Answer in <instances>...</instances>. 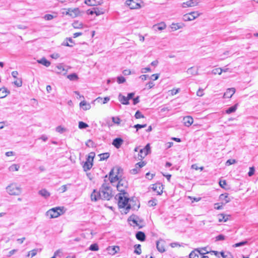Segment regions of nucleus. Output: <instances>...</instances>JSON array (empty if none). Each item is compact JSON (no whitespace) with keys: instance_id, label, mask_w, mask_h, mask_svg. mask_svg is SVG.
<instances>
[{"instance_id":"f257e3e1","label":"nucleus","mask_w":258,"mask_h":258,"mask_svg":"<svg viewBox=\"0 0 258 258\" xmlns=\"http://www.w3.org/2000/svg\"><path fill=\"white\" fill-rule=\"evenodd\" d=\"M104 182L102 184L101 187L99 191V196L101 197V199L104 200H109L112 197V190L109 186V183H106V180L104 179Z\"/></svg>"},{"instance_id":"f03ea898","label":"nucleus","mask_w":258,"mask_h":258,"mask_svg":"<svg viewBox=\"0 0 258 258\" xmlns=\"http://www.w3.org/2000/svg\"><path fill=\"white\" fill-rule=\"evenodd\" d=\"M126 195L119 193L116 195L115 199L118 200V205L119 208L126 207V210H128L131 209V201H130V199L125 196Z\"/></svg>"},{"instance_id":"7ed1b4c3","label":"nucleus","mask_w":258,"mask_h":258,"mask_svg":"<svg viewBox=\"0 0 258 258\" xmlns=\"http://www.w3.org/2000/svg\"><path fill=\"white\" fill-rule=\"evenodd\" d=\"M122 169L121 167H115L112 168L109 172L110 182L113 185V183L121 178Z\"/></svg>"},{"instance_id":"20e7f679","label":"nucleus","mask_w":258,"mask_h":258,"mask_svg":"<svg viewBox=\"0 0 258 258\" xmlns=\"http://www.w3.org/2000/svg\"><path fill=\"white\" fill-rule=\"evenodd\" d=\"M6 189L10 195H19L21 193V187L18 186L16 183H12L8 185Z\"/></svg>"},{"instance_id":"39448f33","label":"nucleus","mask_w":258,"mask_h":258,"mask_svg":"<svg viewBox=\"0 0 258 258\" xmlns=\"http://www.w3.org/2000/svg\"><path fill=\"white\" fill-rule=\"evenodd\" d=\"M118 182L117 184L116 185L117 189L120 192V193H122L124 194H127L126 192H125V190L128 186V183L125 179L119 178V179L117 180Z\"/></svg>"},{"instance_id":"423d86ee","label":"nucleus","mask_w":258,"mask_h":258,"mask_svg":"<svg viewBox=\"0 0 258 258\" xmlns=\"http://www.w3.org/2000/svg\"><path fill=\"white\" fill-rule=\"evenodd\" d=\"M63 213V209L60 207L52 208L47 212V215L51 218H57Z\"/></svg>"},{"instance_id":"0eeeda50","label":"nucleus","mask_w":258,"mask_h":258,"mask_svg":"<svg viewBox=\"0 0 258 258\" xmlns=\"http://www.w3.org/2000/svg\"><path fill=\"white\" fill-rule=\"evenodd\" d=\"M141 0H127L125 2L131 9H137L141 7Z\"/></svg>"},{"instance_id":"6e6552de","label":"nucleus","mask_w":258,"mask_h":258,"mask_svg":"<svg viewBox=\"0 0 258 258\" xmlns=\"http://www.w3.org/2000/svg\"><path fill=\"white\" fill-rule=\"evenodd\" d=\"M209 252V251H202L200 248H196L190 253L189 258H201L200 255H204Z\"/></svg>"},{"instance_id":"1a4fd4ad","label":"nucleus","mask_w":258,"mask_h":258,"mask_svg":"<svg viewBox=\"0 0 258 258\" xmlns=\"http://www.w3.org/2000/svg\"><path fill=\"white\" fill-rule=\"evenodd\" d=\"M200 15V14L198 12H192L188 14L184 15L183 17V19L185 21H191Z\"/></svg>"},{"instance_id":"9d476101","label":"nucleus","mask_w":258,"mask_h":258,"mask_svg":"<svg viewBox=\"0 0 258 258\" xmlns=\"http://www.w3.org/2000/svg\"><path fill=\"white\" fill-rule=\"evenodd\" d=\"M164 244L165 241L163 240H159L156 242V247L159 252L162 253L165 251Z\"/></svg>"},{"instance_id":"9b49d317","label":"nucleus","mask_w":258,"mask_h":258,"mask_svg":"<svg viewBox=\"0 0 258 258\" xmlns=\"http://www.w3.org/2000/svg\"><path fill=\"white\" fill-rule=\"evenodd\" d=\"M235 92V89L234 88H228L227 89L226 92L223 95L224 98H230Z\"/></svg>"},{"instance_id":"f8f14e48","label":"nucleus","mask_w":258,"mask_h":258,"mask_svg":"<svg viewBox=\"0 0 258 258\" xmlns=\"http://www.w3.org/2000/svg\"><path fill=\"white\" fill-rule=\"evenodd\" d=\"M219 199L221 201L224 202V204H226L231 201L232 198H230L227 193L220 195Z\"/></svg>"},{"instance_id":"ddd939ff","label":"nucleus","mask_w":258,"mask_h":258,"mask_svg":"<svg viewBox=\"0 0 258 258\" xmlns=\"http://www.w3.org/2000/svg\"><path fill=\"white\" fill-rule=\"evenodd\" d=\"M198 4L197 0H189L182 4L183 8L191 7L197 6Z\"/></svg>"},{"instance_id":"4468645a","label":"nucleus","mask_w":258,"mask_h":258,"mask_svg":"<svg viewBox=\"0 0 258 258\" xmlns=\"http://www.w3.org/2000/svg\"><path fill=\"white\" fill-rule=\"evenodd\" d=\"M123 142V140L120 138H115L113 140L112 144L117 149L120 147Z\"/></svg>"},{"instance_id":"2eb2a0df","label":"nucleus","mask_w":258,"mask_h":258,"mask_svg":"<svg viewBox=\"0 0 258 258\" xmlns=\"http://www.w3.org/2000/svg\"><path fill=\"white\" fill-rule=\"evenodd\" d=\"M152 189L157 193V195H160L163 192V188L160 183H156L153 185Z\"/></svg>"},{"instance_id":"dca6fc26","label":"nucleus","mask_w":258,"mask_h":258,"mask_svg":"<svg viewBox=\"0 0 258 258\" xmlns=\"http://www.w3.org/2000/svg\"><path fill=\"white\" fill-rule=\"evenodd\" d=\"M183 123L186 126H189L194 122V119L192 117L190 116H187L184 117L183 118Z\"/></svg>"},{"instance_id":"f3484780","label":"nucleus","mask_w":258,"mask_h":258,"mask_svg":"<svg viewBox=\"0 0 258 258\" xmlns=\"http://www.w3.org/2000/svg\"><path fill=\"white\" fill-rule=\"evenodd\" d=\"M118 100L123 105L129 104V101L126 97L122 95L121 93H119L118 97Z\"/></svg>"},{"instance_id":"a211bd4d","label":"nucleus","mask_w":258,"mask_h":258,"mask_svg":"<svg viewBox=\"0 0 258 258\" xmlns=\"http://www.w3.org/2000/svg\"><path fill=\"white\" fill-rule=\"evenodd\" d=\"M80 106L84 110H87L90 109L91 105L90 103H87L86 101H82L80 103Z\"/></svg>"},{"instance_id":"6ab92c4d","label":"nucleus","mask_w":258,"mask_h":258,"mask_svg":"<svg viewBox=\"0 0 258 258\" xmlns=\"http://www.w3.org/2000/svg\"><path fill=\"white\" fill-rule=\"evenodd\" d=\"M107 250L110 254L114 255L119 250V247L118 246H109Z\"/></svg>"},{"instance_id":"aec40b11","label":"nucleus","mask_w":258,"mask_h":258,"mask_svg":"<svg viewBox=\"0 0 258 258\" xmlns=\"http://www.w3.org/2000/svg\"><path fill=\"white\" fill-rule=\"evenodd\" d=\"M136 237L138 240L141 241H144L146 238L145 234L142 231H138L136 234Z\"/></svg>"},{"instance_id":"412c9836","label":"nucleus","mask_w":258,"mask_h":258,"mask_svg":"<svg viewBox=\"0 0 258 258\" xmlns=\"http://www.w3.org/2000/svg\"><path fill=\"white\" fill-rule=\"evenodd\" d=\"M91 199L92 201H97L99 199H101V197L99 196V192L94 189L91 195Z\"/></svg>"},{"instance_id":"4be33fe9","label":"nucleus","mask_w":258,"mask_h":258,"mask_svg":"<svg viewBox=\"0 0 258 258\" xmlns=\"http://www.w3.org/2000/svg\"><path fill=\"white\" fill-rule=\"evenodd\" d=\"M38 194L45 199L48 198L50 196V193L45 188L42 189L38 191Z\"/></svg>"},{"instance_id":"5701e85b","label":"nucleus","mask_w":258,"mask_h":258,"mask_svg":"<svg viewBox=\"0 0 258 258\" xmlns=\"http://www.w3.org/2000/svg\"><path fill=\"white\" fill-rule=\"evenodd\" d=\"M85 3L90 6H97L101 4L97 0H85Z\"/></svg>"},{"instance_id":"b1692460","label":"nucleus","mask_w":258,"mask_h":258,"mask_svg":"<svg viewBox=\"0 0 258 258\" xmlns=\"http://www.w3.org/2000/svg\"><path fill=\"white\" fill-rule=\"evenodd\" d=\"M9 93L10 92L5 87L0 88V98H5Z\"/></svg>"},{"instance_id":"393cba45","label":"nucleus","mask_w":258,"mask_h":258,"mask_svg":"<svg viewBox=\"0 0 258 258\" xmlns=\"http://www.w3.org/2000/svg\"><path fill=\"white\" fill-rule=\"evenodd\" d=\"M37 62L39 63L42 64L46 67H48L50 65V62L48 60H47L45 57H43L40 60H38Z\"/></svg>"},{"instance_id":"a878e982","label":"nucleus","mask_w":258,"mask_h":258,"mask_svg":"<svg viewBox=\"0 0 258 258\" xmlns=\"http://www.w3.org/2000/svg\"><path fill=\"white\" fill-rule=\"evenodd\" d=\"M166 26L164 22H162L158 25H155L153 26V28L155 30H162L165 29Z\"/></svg>"},{"instance_id":"bb28decb","label":"nucleus","mask_w":258,"mask_h":258,"mask_svg":"<svg viewBox=\"0 0 258 258\" xmlns=\"http://www.w3.org/2000/svg\"><path fill=\"white\" fill-rule=\"evenodd\" d=\"M218 217L219 222H226L228 220L229 215H225L223 214H221L218 215Z\"/></svg>"},{"instance_id":"cd10ccee","label":"nucleus","mask_w":258,"mask_h":258,"mask_svg":"<svg viewBox=\"0 0 258 258\" xmlns=\"http://www.w3.org/2000/svg\"><path fill=\"white\" fill-rule=\"evenodd\" d=\"M237 104L234 105L233 106L228 108L226 110L225 112L227 114H230L234 112L237 109Z\"/></svg>"},{"instance_id":"c85d7f7f","label":"nucleus","mask_w":258,"mask_h":258,"mask_svg":"<svg viewBox=\"0 0 258 258\" xmlns=\"http://www.w3.org/2000/svg\"><path fill=\"white\" fill-rule=\"evenodd\" d=\"M220 254L223 258H233L232 254L228 251H221Z\"/></svg>"},{"instance_id":"c756f323","label":"nucleus","mask_w":258,"mask_h":258,"mask_svg":"<svg viewBox=\"0 0 258 258\" xmlns=\"http://www.w3.org/2000/svg\"><path fill=\"white\" fill-rule=\"evenodd\" d=\"M93 163H89V162H85L83 165V168L85 171L89 170L92 167Z\"/></svg>"},{"instance_id":"7c9ffc66","label":"nucleus","mask_w":258,"mask_h":258,"mask_svg":"<svg viewBox=\"0 0 258 258\" xmlns=\"http://www.w3.org/2000/svg\"><path fill=\"white\" fill-rule=\"evenodd\" d=\"M144 151V153L142 157H145L150 152V146L149 144L146 145L144 148L143 149Z\"/></svg>"},{"instance_id":"2f4dec72","label":"nucleus","mask_w":258,"mask_h":258,"mask_svg":"<svg viewBox=\"0 0 258 258\" xmlns=\"http://www.w3.org/2000/svg\"><path fill=\"white\" fill-rule=\"evenodd\" d=\"M183 25L180 23L174 24L171 25V28L173 31L177 30L182 28Z\"/></svg>"},{"instance_id":"473e14b6","label":"nucleus","mask_w":258,"mask_h":258,"mask_svg":"<svg viewBox=\"0 0 258 258\" xmlns=\"http://www.w3.org/2000/svg\"><path fill=\"white\" fill-rule=\"evenodd\" d=\"M134 247L135 248L134 253L140 255L142 253L141 245L139 244H136L135 245Z\"/></svg>"},{"instance_id":"72a5a7b5","label":"nucleus","mask_w":258,"mask_h":258,"mask_svg":"<svg viewBox=\"0 0 258 258\" xmlns=\"http://www.w3.org/2000/svg\"><path fill=\"white\" fill-rule=\"evenodd\" d=\"M72 25L73 27L75 29H81L83 28V24L81 22H79L78 21H75L73 24Z\"/></svg>"},{"instance_id":"f704fd0d","label":"nucleus","mask_w":258,"mask_h":258,"mask_svg":"<svg viewBox=\"0 0 258 258\" xmlns=\"http://www.w3.org/2000/svg\"><path fill=\"white\" fill-rule=\"evenodd\" d=\"M198 73V70L195 69L194 67L189 68L187 71V73L189 75H195Z\"/></svg>"},{"instance_id":"c9c22d12","label":"nucleus","mask_w":258,"mask_h":258,"mask_svg":"<svg viewBox=\"0 0 258 258\" xmlns=\"http://www.w3.org/2000/svg\"><path fill=\"white\" fill-rule=\"evenodd\" d=\"M99 156L100 157V160L101 161L105 160L109 158V154L108 153H104L99 154Z\"/></svg>"},{"instance_id":"e433bc0d","label":"nucleus","mask_w":258,"mask_h":258,"mask_svg":"<svg viewBox=\"0 0 258 258\" xmlns=\"http://www.w3.org/2000/svg\"><path fill=\"white\" fill-rule=\"evenodd\" d=\"M20 168L18 164H14L9 167V169L10 171H18Z\"/></svg>"},{"instance_id":"4c0bfd02","label":"nucleus","mask_w":258,"mask_h":258,"mask_svg":"<svg viewBox=\"0 0 258 258\" xmlns=\"http://www.w3.org/2000/svg\"><path fill=\"white\" fill-rule=\"evenodd\" d=\"M67 131V128L61 126V125L58 126L56 127V131L60 134H62Z\"/></svg>"},{"instance_id":"58836bf2","label":"nucleus","mask_w":258,"mask_h":258,"mask_svg":"<svg viewBox=\"0 0 258 258\" xmlns=\"http://www.w3.org/2000/svg\"><path fill=\"white\" fill-rule=\"evenodd\" d=\"M67 77L71 81L76 80L78 79L77 75L75 73L70 74Z\"/></svg>"},{"instance_id":"ea45409f","label":"nucleus","mask_w":258,"mask_h":258,"mask_svg":"<svg viewBox=\"0 0 258 258\" xmlns=\"http://www.w3.org/2000/svg\"><path fill=\"white\" fill-rule=\"evenodd\" d=\"M136 218L137 217L136 216H132L128 218V221L132 222L134 224L139 226L138 221L137 220Z\"/></svg>"},{"instance_id":"a19ab883","label":"nucleus","mask_w":258,"mask_h":258,"mask_svg":"<svg viewBox=\"0 0 258 258\" xmlns=\"http://www.w3.org/2000/svg\"><path fill=\"white\" fill-rule=\"evenodd\" d=\"M89 249L92 251H97L99 249V247L97 243H94L90 246Z\"/></svg>"},{"instance_id":"79ce46f5","label":"nucleus","mask_w":258,"mask_h":258,"mask_svg":"<svg viewBox=\"0 0 258 258\" xmlns=\"http://www.w3.org/2000/svg\"><path fill=\"white\" fill-rule=\"evenodd\" d=\"M146 126H147V124H137L134 125L133 127L136 128V132H137L139 129L146 127Z\"/></svg>"},{"instance_id":"37998d69","label":"nucleus","mask_w":258,"mask_h":258,"mask_svg":"<svg viewBox=\"0 0 258 258\" xmlns=\"http://www.w3.org/2000/svg\"><path fill=\"white\" fill-rule=\"evenodd\" d=\"M88 127V125L83 121H80L79 122V127L80 129H84Z\"/></svg>"},{"instance_id":"c03bdc74","label":"nucleus","mask_w":258,"mask_h":258,"mask_svg":"<svg viewBox=\"0 0 258 258\" xmlns=\"http://www.w3.org/2000/svg\"><path fill=\"white\" fill-rule=\"evenodd\" d=\"M135 117L137 119L145 117L144 115L139 110H138L136 111L135 115Z\"/></svg>"},{"instance_id":"a18cd8bd","label":"nucleus","mask_w":258,"mask_h":258,"mask_svg":"<svg viewBox=\"0 0 258 258\" xmlns=\"http://www.w3.org/2000/svg\"><path fill=\"white\" fill-rule=\"evenodd\" d=\"M223 72V69L221 68L215 69L212 71V73L214 75L219 74L220 75Z\"/></svg>"},{"instance_id":"49530a36","label":"nucleus","mask_w":258,"mask_h":258,"mask_svg":"<svg viewBox=\"0 0 258 258\" xmlns=\"http://www.w3.org/2000/svg\"><path fill=\"white\" fill-rule=\"evenodd\" d=\"M125 79L124 78V77H123L122 76H119V77H117V82L118 84L123 83L124 82H125Z\"/></svg>"},{"instance_id":"de8ad7c7","label":"nucleus","mask_w":258,"mask_h":258,"mask_svg":"<svg viewBox=\"0 0 258 258\" xmlns=\"http://www.w3.org/2000/svg\"><path fill=\"white\" fill-rule=\"evenodd\" d=\"M66 39H67V40H68L71 43H72V44H70L68 42H67V43L64 44V45L69 46V47H73V45L74 44V42L72 38H67Z\"/></svg>"},{"instance_id":"09e8293b","label":"nucleus","mask_w":258,"mask_h":258,"mask_svg":"<svg viewBox=\"0 0 258 258\" xmlns=\"http://www.w3.org/2000/svg\"><path fill=\"white\" fill-rule=\"evenodd\" d=\"M145 165H146L145 162H144V161L140 162L137 163L136 164V167L139 169L140 168L144 166Z\"/></svg>"},{"instance_id":"8fccbe9b","label":"nucleus","mask_w":258,"mask_h":258,"mask_svg":"<svg viewBox=\"0 0 258 258\" xmlns=\"http://www.w3.org/2000/svg\"><path fill=\"white\" fill-rule=\"evenodd\" d=\"M247 243V241H241L238 243H235L233 246L235 247H239L245 245Z\"/></svg>"},{"instance_id":"3c124183","label":"nucleus","mask_w":258,"mask_h":258,"mask_svg":"<svg viewBox=\"0 0 258 258\" xmlns=\"http://www.w3.org/2000/svg\"><path fill=\"white\" fill-rule=\"evenodd\" d=\"M37 252V249H33L29 252V253L28 254V256H31V257L34 256L35 255H36Z\"/></svg>"},{"instance_id":"603ef678","label":"nucleus","mask_w":258,"mask_h":258,"mask_svg":"<svg viewBox=\"0 0 258 258\" xmlns=\"http://www.w3.org/2000/svg\"><path fill=\"white\" fill-rule=\"evenodd\" d=\"M156 200L155 199H153V200H150L149 202H148V205L150 207H153V206H154L155 205H156L157 203H156Z\"/></svg>"},{"instance_id":"864d4df0","label":"nucleus","mask_w":258,"mask_h":258,"mask_svg":"<svg viewBox=\"0 0 258 258\" xmlns=\"http://www.w3.org/2000/svg\"><path fill=\"white\" fill-rule=\"evenodd\" d=\"M254 171H255V169H254V167H250L249 172H248V176H252L254 173Z\"/></svg>"},{"instance_id":"5fc2aeb1","label":"nucleus","mask_w":258,"mask_h":258,"mask_svg":"<svg viewBox=\"0 0 258 258\" xmlns=\"http://www.w3.org/2000/svg\"><path fill=\"white\" fill-rule=\"evenodd\" d=\"M94 145V142L91 140H88L86 143V145L88 147H93Z\"/></svg>"},{"instance_id":"6e6d98bb","label":"nucleus","mask_w":258,"mask_h":258,"mask_svg":"<svg viewBox=\"0 0 258 258\" xmlns=\"http://www.w3.org/2000/svg\"><path fill=\"white\" fill-rule=\"evenodd\" d=\"M236 163V160L235 159H229L226 162V165L227 166H229L233 164Z\"/></svg>"},{"instance_id":"4d7b16f0","label":"nucleus","mask_w":258,"mask_h":258,"mask_svg":"<svg viewBox=\"0 0 258 258\" xmlns=\"http://www.w3.org/2000/svg\"><path fill=\"white\" fill-rule=\"evenodd\" d=\"M217 241L223 240L225 239V236L222 234H220L216 237Z\"/></svg>"},{"instance_id":"13d9d810","label":"nucleus","mask_w":258,"mask_h":258,"mask_svg":"<svg viewBox=\"0 0 258 258\" xmlns=\"http://www.w3.org/2000/svg\"><path fill=\"white\" fill-rule=\"evenodd\" d=\"M112 121L116 124H119L120 122V120L119 118H118V117L116 118L114 117H112Z\"/></svg>"},{"instance_id":"bf43d9fd","label":"nucleus","mask_w":258,"mask_h":258,"mask_svg":"<svg viewBox=\"0 0 258 258\" xmlns=\"http://www.w3.org/2000/svg\"><path fill=\"white\" fill-rule=\"evenodd\" d=\"M151 72V69L149 67H146L144 68H142L141 69L142 73H146L147 72Z\"/></svg>"},{"instance_id":"052dcab7","label":"nucleus","mask_w":258,"mask_h":258,"mask_svg":"<svg viewBox=\"0 0 258 258\" xmlns=\"http://www.w3.org/2000/svg\"><path fill=\"white\" fill-rule=\"evenodd\" d=\"M227 184L226 181L225 180H220L219 181V185L222 188H224L225 186Z\"/></svg>"},{"instance_id":"680f3d73","label":"nucleus","mask_w":258,"mask_h":258,"mask_svg":"<svg viewBox=\"0 0 258 258\" xmlns=\"http://www.w3.org/2000/svg\"><path fill=\"white\" fill-rule=\"evenodd\" d=\"M14 84L17 86V87H21L22 85V80L20 79L18 81H15L14 82Z\"/></svg>"},{"instance_id":"e2e57ef3","label":"nucleus","mask_w":258,"mask_h":258,"mask_svg":"<svg viewBox=\"0 0 258 258\" xmlns=\"http://www.w3.org/2000/svg\"><path fill=\"white\" fill-rule=\"evenodd\" d=\"M44 18L46 20H51L53 18V16L50 14H46Z\"/></svg>"},{"instance_id":"0e129e2a","label":"nucleus","mask_w":258,"mask_h":258,"mask_svg":"<svg viewBox=\"0 0 258 258\" xmlns=\"http://www.w3.org/2000/svg\"><path fill=\"white\" fill-rule=\"evenodd\" d=\"M158 78H159V74H153L151 76V79L153 81L157 80L158 79Z\"/></svg>"},{"instance_id":"69168bd1","label":"nucleus","mask_w":258,"mask_h":258,"mask_svg":"<svg viewBox=\"0 0 258 258\" xmlns=\"http://www.w3.org/2000/svg\"><path fill=\"white\" fill-rule=\"evenodd\" d=\"M197 95L198 96L202 97L204 95L203 90L199 89L197 92Z\"/></svg>"},{"instance_id":"338daca9","label":"nucleus","mask_w":258,"mask_h":258,"mask_svg":"<svg viewBox=\"0 0 258 258\" xmlns=\"http://www.w3.org/2000/svg\"><path fill=\"white\" fill-rule=\"evenodd\" d=\"M140 102V97L139 96H137L134 98H133V104L136 105L138 104Z\"/></svg>"},{"instance_id":"774afa93","label":"nucleus","mask_w":258,"mask_h":258,"mask_svg":"<svg viewBox=\"0 0 258 258\" xmlns=\"http://www.w3.org/2000/svg\"><path fill=\"white\" fill-rule=\"evenodd\" d=\"M154 176V174H150L149 172H148L146 174V177L150 180H151L153 178Z\"/></svg>"}]
</instances>
